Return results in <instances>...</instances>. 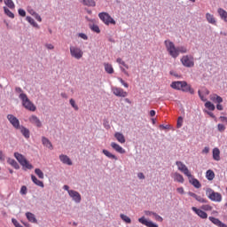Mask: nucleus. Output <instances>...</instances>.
I'll return each mask as SVG.
<instances>
[{"mask_svg": "<svg viewBox=\"0 0 227 227\" xmlns=\"http://www.w3.org/2000/svg\"><path fill=\"white\" fill-rule=\"evenodd\" d=\"M164 45L169 56H171V58H174V59H176V58L180 56V53L181 54L187 53V48H185V46L176 47L175 43L170 40H165Z\"/></svg>", "mask_w": 227, "mask_h": 227, "instance_id": "nucleus-1", "label": "nucleus"}, {"mask_svg": "<svg viewBox=\"0 0 227 227\" xmlns=\"http://www.w3.org/2000/svg\"><path fill=\"white\" fill-rule=\"evenodd\" d=\"M170 88L177 90V91H184V93L194 95V89L191 88V85L185 81L172 82Z\"/></svg>", "mask_w": 227, "mask_h": 227, "instance_id": "nucleus-2", "label": "nucleus"}, {"mask_svg": "<svg viewBox=\"0 0 227 227\" xmlns=\"http://www.w3.org/2000/svg\"><path fill=\"white\" fill-rule=\"evenodd\" d=\"M19 98H20L22 106L23 107H25V109H27V111L32 112L36 111V106H35V104L31 102V100L29 99V98H27V95L26 93L20 94Z\"/></svg>", "mask_w": 227, "mask_h": 227, "instance_id": "nucleus-3", "label": "nucleus"}, {"mask_svg": "<svg viewBox=\"0 0 227 227\" xmlns=\"http://www.w3.org/2000/svg\"><path fill=\"white\" fill-rule=\"evenodd\" d=\"M206 196L208 198V200L216 203H221V201H223V195L217 192H215L212 188L206 189Z\"/></svg>", "mask_w": 227, "mask_h": 227, "instance_id": "nucleus-4", "label": "nucleus"}, {"mask_svg": "<svg viewBox=\"0 0 227 227\" xmlns=\"http://www.w3.org/2000/svg\"><path fill=\"white\" fill-rule=\"evenodd\" d=\"M14 157L18 160V162L22 166L23 169H33V166L24 155L20 153H14Z\"/></svg>", "mask_w": 227, "mask_h": 227, "instance_id": "nucleus-5", "label": "nucleus"}, {"mask_svg": "<svg viewBox=\"0 0 227 227\" xmlns=\"http://www.w3.org/2000/svg\"><path fill=\"white\" fill-rule=\"evenodd\" d=\"M98 17L106 26H109L110 24H116V20H114V19H113V17H111L107 12H100Z\"/></svg>", "mask_w": 227, "mask_h": 227, "instance_id": "nucleus-6", "label": "nucleus"}, {"mask_svg": "<svg viewBox=\"0 0 227 227\" xmlns=\"http://www.w3.org/2000/svg\"><path fill=\"white\" fill-rule=\"evenodd\" d=\"M176 166H177L178 170L184 173V175H185V176H187L188 178H191L192 176V174H191V171H189V168H187V166H185V164H184V162L176 161Z\"/></svg>", "mask_w": 227, "mask_h": 227, "instance_id": "nucleus-7", "label": "nucleus"}, {"mask_svg": "<svg viewBox=\"0 0 227 227\" xmlns=\"http://www.w3.org/2000/svg\"><path fill=\"white\" fill-rule=\"evenodd\" d=\"M181 63L184 65V67H186V68H192V67H194V61L192 60V57L186 55L184 56L181 59Z\"/></svg>", "mask_w": 227, "mask_h": 227, "instance_id": "nucleus-8", "label": "nucleus"}, {"mask_svg": "<svg viewBox=\"0 0 227 227\" xmlns=\"http://www.w3.org/2000/svg\"><path fill=\"white\" fill-rule=\"evenodd\" d=\"M70 52H71V56L73 58H75V59H81V58H82L83 52H82V50L80 48L71 46Z\"/></svg>", "mask_w": 227, "mask_h": 227, "instance_id": "nucleus-9", "label": "nucleus"}, {"mask_svg": "<svg viewBox=\"0 0 227 227\" xmlns=\"http://www.w3.org/2000/svg\"><path fill=\"white\" fill-rule=\"evenodd\" d=\"M7 120L10 121L12 127H14V129L17 130L20 129V121H19V119H17V117H15L13 114H8Z\"/></svg>", "mask_w": 227, "mask_h": 227, "instance_id": "nucleus-10", "label": "nucleus"}, {"mask_svg": "<svg viewBox=\"0 0 227 227\" xmlns=\"http://www.w3.org/2000/svg\"><path fill=\"white\" fill-rule=\"evenodd\" d=\"M68 194L70 198H72L73 201H74V203H81L82 197L79 192L75 190H71V191H68Z\"/></svg>", "mask_w": 227, "mask_h": 227, "instance_id": "nucleus-11", "label": "nucleus"}, {"mask_svg": "<svg viewBox=\"0 0 227 227\" xmlns=\"http://www.w3.org/2000/svg\"><path fill=\"white\" fill-rule=\"evenodd\" d=\"M138 223H140L141 224H144V226H146V227H159V224L150 220H147L145 216L138 218Z\"/></svg>", "mask_w": 227, "mask_h": 227, "instance_id": "nucleus-12", "label": "nucleus"}, {"mask_svg": "<svg viewBox=\"0 0 227 227\" xmlns=\"http://www.w3.org/2000/svg\"><path fill=\"white\" fill-rule=\"evenodd\" d=\"M113 93L115 95V97H121L123 98L128 95L127 92L123 90V89L118 87H114L113 89Z\"/></svg>", "mask_w": 227, "mask_h": 227, "instance_id": "nucleus-13", "label": "nucleus"}, {"mask_svg": "<svg viewBox=\"0 0 227 227\" xmlns=\"http://www.w3.org/2000/svg\"><path fill=\"white\" fill-rule=\"evenodd\" d=\"M192 212H195V214H197V215H199V217H200L201 219H207L208 217V215L207 214V212L199 209L196 207H192Z\"/></svg>", "mask_w": 227, "mask_h": 227, "instance_id": "nucleus-14", "label": "nucleus"}, {"mask_svg": "<svg viewBox=\"0 0 227 227\" xmlns=\"http://www.w3.org/2000/svg\"><path fill=\"white\" fill-rule=\"evenodd\" d=\"M208 219L215 226H218V227H227L226 223L221 222V220H219L218 218H215L214 216H209Z\"/></svg>", "mask_w": 227, "mask_h": 227, "instance_id": "nucleus-15", "label": "nucleus"}, {"mask_svg": "<svg viewBox=\"0 0 227 227\" xmlns=\"http://www.w3.org/2000/svg\"><path fill=\"white\" fill-rule=\"evenodd\" d=\"M18 130H20V133L22 134V136L26 138V139H29L30 136H31V132L29 131V129L24 126H20V128L18 129Z\"/></svg>", "mask_w": 227, "mask_h": 227, "instance_id": "nucleus-16", "label": "nucleus"}, {"mask_svg": "<svg viewBox=\"0 0 227 227\" xmlns=\"http://www.w3.org/2000/svg\"><path fill=\"white\" fill-rule=\"evenodd\" d=\"M59 160L62 161L63 164H67V166H72V160L66 154H60L59 157Z\"/></svg>", "mask_w": 227, "mask_h": 227, "instance_id": "nucleus-17", "label": "nucleus"}, {"mask_svg": "<svg viewBox=\"0 0 227 227\" xmlns=\"http://www.w3.org/2000/svg\"><path fill=\"white\" fill-rule=\"evenodd\" d=\"M111 147L117 152V153H125V149L121 147L120 145L116 144L115 142L111 143Z\"/></svg>", "mask_w": 227, "mask_h": 227, "instance_id": "nucleus-18", "label": "nucleus"}, {"mask_svg": "<svg viewBox=\"0 0 227 227\" xmlns=\"http://www.w3.org/2000/svg\"><path fill=\"white\" fill-rule=\"evenodd\" d=\"M189 178V182L190 184H192V185H193V187H195V189H200L201 187V183H200V181L196 178H194L193 176H192Z\"/></svg>", "mask_w": 227, "mask_h": 227, "instance_id": "nucleus-19", "label": "nucleus"}, {"mask_svg": "<svg viewBox=\"0 0 227 227\" xmlns=\"http://www.w3.org/2000/svg\"><path fill=\"white\" fill-rule=\"evenodd\" d=\"M29 121H31L34 125H36L38 128L42 127V121L36 115H32L29 118Z\"/></svg>", "mask_w": 227, "mask_h": 227, "instance_id": "nucleus-20", "label": "nucleus"}, {"mask_svg": "<svg viewBox=\"0 0 227 227\" xmlns=\"http://www.w3.org/2000/svg\"><path fill=\"white\" fill-rule=\"evenodd\" d=\"M26 217L29 221V223H38V220H36V216H35V214L31 212H27Z\"/></svg>", "mask_w": 227, "mask_h": 227, "instance_id": "nucleus-21", "label": "nucleus"}, {"mask_svg": "<svg viewBox=\"0 0 227 227\" xmlns=\"http://www.w3.org/2000/svg\"><path fill=\"white\" fill-rule=\"evenodd\" d=\"M7 162L8 164H10V166L14 168V169H20V165H19L17 160H15L14 159L8 158Z\"/></svg>", "mask_w": 227, "mask_h": 227, "instance_id": "nucleus-22", "label": "nucleus"}, {"mask_svg": "<svg viewBox=\"0 0 227 227\" xmlns=\"http://www.w3.org/2000/svg\"><path fill=\"white\" fill-rule=\"evenodd\" d=\"M114 137H115V139H117V141L119 142V143H121V145H123L124 143H125V136H123V134L122 133H121V132H116L115 134H114Z\"/></svg>", "mask_w": 227, "mask_h": 227, "instance_id": "nucleus-23", "label": "nucleus"}, {"mask_svg": "<svg viewBox=\"0 0 227 227\" xmlns=\"http://www.w3.org/2000/svg\"><path fill=\"white\" fill-rule=\"evenodd\" d=\"M206 19L209 24H213V26H215L217 24V21L215 20V18L210 14L209 12L206 13Z\"/></svg>", "mask_w": 227, "mask_h": 227, "instance_id": "nucleus-24", "label": "nucleus"}, {"mask_svg": "<svg viewBox=\"0 0 227 227\" xmlns=\"http://www.w3.org/2000/svg\"><path fill=\"white\" fill-rule=\"evenodd\" d=\"M213 159L214 160H221V151L217 147L213 149Z\"/></svg>", "mask_w": 227, "mask_h": 227, "instance_id": "nucleus-25", "label": "nucleus"}, {"mask_svg": "<svg viewBox=\"0 0 227 227\" xmlns=\"http://www.w3.org/2000/svg\"><path fill=\"white\" fill-rule=\"evenodd\" d=\"M79 1L84 6H90V7L97 6V4L95 3V0H79Z\"/></svg>", "mask_w": 227, "mask_h": 227, "instance_id": "nucleus-26", "label": "nucleus"}, {"mask_svg": "<svg viewBox=\"0 0 227 227\" xmlns=\"http://www.w3.org/2000/svg\"><path fill=\"white\" fill-rule=\"evenodd\" d=\"M218 14L220 15V18L222 19V20H223L224 22H227V12L224 9L219 8Z\"/></svg>", "mask_w": 227, "mask_h": 227, "instance_id": "nucleus-27", "label": "nucleus"}, {"mask_svg": "<svg viewBox=\"0 0 227 227\" xmlns=\"http://www.w3.org/2000/svg\"><path fill=\"white\" fill-rule=\"evenodd\" d=\"M174 180L175 182H178L179 184H184V176H182V174H179L178 172H176L174 174Z\"/></svg>", "mask_w": 227, "mask_h": 227, "instance_id": "nucleus-28", "label": "nucleus"}, {"mask_svg": "<svg viewBox=\"0 0 227 227\" xmlns=\"http://www.w3.org/2000/svg\"><path fill=\"white\" fill-rule=\"evenodd\" d=\"M102 153H104V155H106V157H107L108 159H114V160H118V157H116V155L111 153L109 151L104 149L102 151Z\"/></svg>", "mask_w": 227, "mask_h": 227, "instance_id": "nucleus-29", "label": "nucleus"}, {"mask_svg": "<svg viewBox=\"0 0 227 227\" xmlns=\"http://www.w3.org/2000/svg\"><path fill=\"white\" fill-rule=\"evenodd\" d=\"M26 20H27L29 24H31V26H33L34 27L40 29V26L38 25V23H36V21H35L33 18H31V16H27Z\"/></svg>", "mask_w": 227, "mask_h": 227, "instance_id": "nucleus-30", "label": "nucleus"}, {"mask_svg": "<svg viewBox=\"0 0 227 227\" xmlns=\"http://www.w3.org/2000/svg\"><path fill=\"white\" fill-rule=\"evenodd\" d=\"M104 67L106 74H114V69L113 68V66L111 64L105 63Z\"/></svg>", "mask_w": 227, "mask_h": 227, "instance_id": "nucleus-31", "label": "nucleus"}, {"mask_svg": "<svg viewBox=\"0 0 227 227\" xmlns=\"http://www.w3.org/2000/svg\"><path fill=\"white\" fill-rule=\"evenodd\" d=\"M206 178L209 181H212L214 178H215V173H214L211 169L207 170L206 172Z\"/></svg>", "mask_w": 227, "mask_h": 227, "instance_id": "nucleus-32", "label": "nucleus"}, {"mask_svg": "<svg viewBox=\"0 0 227 227\" xmlns=\"http://www.w3.org/2000/svg\"><path fill=\"white\" fill-rule=\"evenodd\" d=\"M31 180L32 182H34L35 184V185H38V187H42L43 188L44 185H43V182L38 180V178H36L35 176H31Z\"/></svg>", "mask_w": 227, "mask_h": 227, "instance_id": "nucleus-33", "label": "nucleus"}, {"mask_svg": "<svg viewBox=\"0 0 227 227\" xmlns=\"http://www.w3.org/2000/svg\"><path fill=\"white\" fill-rule=\"evenodd\" d=\"M42 143H43V145H44V146H47V148H52V144L51 143L50 140H48L47 137H43Z\"/></svg>", "mask_w": 227, "mask_h": 227, "instance_id": "nucleus-34", "label": "nucleus"}, {"mask_svg": "<svg viewBox=\"0 0 227 227\" xmlns=\"http://www.w3.org/2000/svg\"><path fill=\"white\" fill-rule=\"evenodd\" d=\"M4 12L7 17H10V19H15V14L10 11L6 6L4 7Z\"/></svg>", "mask_w": 227, "mask_h": 227, "instance_id": "nucleus-35", "label": "nucleus"}, {"mask_svg": "<svg viewBox=\"0 0 227 227\" xmlns=\"http://www.w3.org/2000/svg\"><path fill=\"white\" fill-rule=\"evenodd\" d=\"M205 107H207V109H208L209 111H215V106L210 101H207L205 103Z\"/></svg>", "mask_w": 227, "mask_h": 227, "instance_id": "nucleus-36", "label": "nucleus"}, {"mask_svg": "<svg viewBox=\"0 0 227 227\" xmlns=\"http://www.w3.org/2000/svg\"><path fill=\"white\" fill-rule=\"evenodd\" d=\"M120 217L121 219H122V221H124V223H127L128 224H130V223H132V220L130 219V217L127 216V215L121 214Z\"/></svg>", "mask_w": 227, "mask_h": 227, "instance_id": "nucleus-37", "label": "nucleus"}, {"mask_svg": "<svg viewBox=\"0 0 227 227\" xmlns=\"http://www.w3.org/2000/svg\"><path fill=\"white\" fill-rule=\"evenodd\" d=\"M4 4H6L11 10H13V8H15V4L13 3V0H4Z\"/></svg>", "mask_w": 227, "mask_h": 227, "instance_id": "nucleus-38", "label": "nucleus"}, {"mask_svg": "<svg viewBox=\"0 0 227 227\" xmlns=\"http://www.w3.org/2000/svg\"><path fill=\"white\" fill-rule=\"evenodd\" d=\"M35 175H37V176H38L39 178H41L42 180H43V178H44L43 172L40 168H35Z\"/></svg>", "mask_w": 227, "mask_h": 227, "instance_id": "nucleus-39", "label": "nucleus"}, {"mask_svg": "<svg viewBox=\"0 0 227 227\" xmlns=\"http://www.w3.org/2000/svg\"><path fill=\"white\" fill-rule=\"evenodd\" d=\"M69 104L74 109V111H79V106L75 104V100H74V98L69 100Z\"/></svg>", "mask_w": 227, "mask_h": 227, "instance_id": "nucleus-40", "label": "nucleus"}, {"mask_svg": "<svg viewBox=\"0 0 227 227\" xmlns=\"http://www.w3.org/2000/svg\"><path fill=\"white\" fill-rule=\"evenodd\" d=\"M183 125H184V117L179 116L178 119H177L176 127H177V129H182Z\"/></svg>", "mask_w": 227, "mask_h": 227, "instance_id": "nucleus-41", "label": "nucleus"}, {"mask_svg": "<svg viewBox=\"0 0 227 227\" xmlns=\"http://www.w3.org/2000/svg\"><path fill=\"white\" fill-rule=\"evenodd\" d=\"M90 29L94 33H98V34L100 33V27H98V25H95V24L91 25Z\"/></svg>", "mask_w": 227, "mask_h": 227, "instance_id": "nucleus-42", "label": "nucleus"}, {"mask_svg": "<svg viewBox=\"0 0 227 227\" xmlns=\"http://www.w3.org/2000/svg\"><path fill=\"white\" fill-rule=\"evenodd\" d=\"M200 208L201 210H205L206 212H210V210H212V206L208 204H205V205H202Z\"/></svg>", "mask_w": 227, "mask_h": 227, "instance_id": "nucleus-43", "label": "nucleus"}, {"mask_svg": "<svg viewBox=\"0 0 227 227\" xmlns=\"http://www.w3.org/2000/svg\"><path fill=\"white\" fill-rule=\"evenodd\" d=\"M196 201H199V203H208V200L206 199H203L201 196L195 197Z\"/></svg>", "mask_w": 227, "mask_h": 227, "instance_id": "nucleus-44", "label": "nucleus"}, {"mask_svg": "<svg viewBox=\"0 0 227 227\" xmlns=\"http://www.w3.org/2000/svg\"><path fill=\"white\" fill-rule=\"evenodd\" d=\"M20 193L22 196H26V194H27V187L26 185L21 186Z\"/></svg>", "mask_w": 227, "mask_h": 227, "instance_id": "nucleus-45", "label": "nucleus"}, {"mask_svg": "<svg viewBox=\"0 0 227 227\" xmlns=\"http://www.w3.org/2000/svg\"><path fill=\"white\" fill-rule=\"evenodd\" d=\"M217 130H218V132L223 133V132H224V130H226V126H224V124L219 123L217 125Z\"/></svg>", "mask_w": 227, "mask_h": 227, "instance_id": "nucleus-46", "label": "nucleus"}, {"mask_svg": "<svg viewBox=\"0 0 227 227\" xmlns=\"http://www.w3.org/2000/svg\"><path fill=\"white\" fill-rule=\"evenodd\" d=\"M153 217L156 219V221H159L160 223H162L164 219H162V216L159 215L157 213H153Z\"/></svg>", "mask_w": 227, "mask_h": 227, "instance_id": "nucleus-47", "label": "nucleus"}, {"mask_svg": "<svg viewBox=\"0 0 227 227\" xmlns=\"http://www.w3.org/2000/svg\"><path fill=\"white\" fill-rule=\"evenodd\" d=\"M18 13L20 17H26V11L24 9H19Z\"/></svg>", "mask_w": 227, "mask_h": 227, "instance_id": "nucleus-48", "label": "nucleus"}, {"mask_svg": "<svg viewBox=\"0 0 227 227\" xmlns=\"http://www.w3.org/2000/svg\"><path fill=\"white\" fill-rule=\"evenodd\" d=\"M33 15L35 16V19H36L38 22H42V17L38 13L33 12Z\"/></svg>", "mask_w": 227, "mask_h": 227, "instance_id": "nucleus-49", "label": "nucleus"}, {"mask_svg": "<svg viewBox=\"0 0 227 227\" xmlns=\"http://www.w3.org/2000/svg\"><path fill=\"white\" fill-rule=\"evenodd\" d=\"M215 104H223V98H221V96H216Z\"/></svg>", "mask_w": 227, "mask_h": 227, "instance_id": "nucleus-50", "label": "nucleus"}, {"mask_svg": "<svg viewBox=\"0 0 227 227\" xmlns=\"http://www.w3.org/2000/svg\"><path fill=\"white\" fill-rule=\"evenodd\" d=\"M118 81L121 82V84H122V86H124V88H129V83L125 82L123 79L118 78Z\"/></svg>", "mask_w": 227, "mask_h": 227, "instance_id": "nucleus-51", "label": "nucleus"}, {"mask_svg": "<svg viewBox=\"0 0 227 227\" xmlns=\"http://www.w3.org/2000/svg\"><path fill=\"white\" fill-rule=\"evenodd\" d=\"M5 160H6V156L4 155L3 151H0V160H1V162H4Z\"/></svg>", "mask_w": 227, "mask_h": 227, "instance_id": "nucleus-52", "label": "nucleus"}, {"mask_svg": "<svg viewBox=\"0 0 227 227\" xmlns=\"http://www.w3.org/2000/svg\"><path fill=\"white\" fill-rule=\"evenodd\" d=\"M78 36L80 38H82V40H88V35H86V34H84V33L78 34Z\"/></svg>", "mask_w": 227, "mask_h": 227, "instance_id": "nucleus-53", "label": "nucleus"}, {"mask_svg": "<svg viewBox=\"0 0 227 227\" xmlns=\"http://www.w3.org/2000/svg\"><path fill=\"white\" fill-rule=\"evenodd\" d=\"M15 93H20V95H22V93H24V90H22V88L20 87H16Z\"/></svg>", "mask_w": 227, "mask_h": 227, "instance_id": "nucleus-54", "label": "nucleus"}, {"mask_svg": "<svg viewBox=\"0 0 227 227\" xmlns=\"http://www.w3.org/2000/svg\"><path fill=\"white\" fill-rule=\"evenodd\" d=\"M209 98L212 102H215V98H217V94H212L209 96Z\"/></svg>", "mask_w": 227, "mask_h": 227, "instance_id": "nucleus-55", "label": "nucleus"}, {"mask_svg": "<svg viewBox=\"0 0 227 227\" xmlns=\"http://www.w3.org/2000/svg\"><path fill=\"white\" fill-rule=\"evenodd\" d=\"M170 75H174V77H176L177 79H180V75L178 73L175 72V71H170L169 72Z\"/></svg>", "mask_w": 227, "mask_h": 227, "instance_id": "nucleus-56", "label": "nucleus"}, {"mask_svg": "<svg viewBox=\"0 0 227 227\" xmlns=\"http://www.w3.org/2000/svg\"><path fill=\"white\" fill-rule=\"evenodd\" d=\"M116 61L119 63V65H122V67L125 66V61H123L121 58H118Z\"/></svg>", "mask_w": 227, "mask_h": 227, "instance_id": "nucleus-57", "label": "nucleus"}, {"mask_svg": "<svg viewBox=\"0 0 227 227\" xmlns=\"http://www.w3.org/2000/svg\"><path fill=\"white\" fill-rule=\"evenodd\" d=\"M219 120L223 123H227V117L225 116H220Z\"/></svg>", "mask_w": 227, "mask_h": 227, "instance_id": "nucleus-58", "label": "nucleus"}, {"mask_svg": "<svg viewBox=\"0 0 227 227\" xmlns=\"http://www.w3.org/2000/svg\"><path fill=\"white\" fill-rule=\"evenodd\" d=\"M45 47L49 49V51H52V49H54V45H52L51 43H47Z\"/></svg>", "mask_w": 227, "mask_h": 227, "instance_id": "nucleus-59", "label": "nucleus"}, {"mask_svg": "<svg viewBox=\"0 0 227 227\" xmlns=\"http://www.w3.org/2000/svg\"><path fill=\"white\" fill-rule=\"evenodd\" d=\"M188 196H191L192 198H194L196 200L198 195L196 193L192 192H189Z\"/></svg>", "mask_w": 227, "mask_h": 227, "instance_id": "nucleus-60", "label": "nucleus"}, {"mask_svg": "<svg viewBox=\"0 0 227 227\" xmlns=\"http://www.w3.org/2000/svg\"><path fill=\"white\" fill-rule=\"evenodd\" d=\"M216 109H217L218 111H223V109H224V108L223 107V105H221V103H218V104L216 105Z\"/></svg>", "mask_w": 227, "mask_h": 227, "instance_id": "nucleus-61", "label": "nucleus"}, {"mask_svg": "<svg viewBox=\"0 0 227 227\" xmlns=\"http://www.w3.org/2000/svg\"><path fill=\"white\" fill-rule=\"evenodd\" d=\"M177 192H179V194H184V187H179L176 189Z\"/></svg>", "mask_w": 227, "mask_h": 227, "instance_id": "nucleus-62", "label": "nucleus"}, {"mask_svg": "<svg viewBox=\"0 0 227 227\" xmlns=\"http://www.w3.org/2000/svg\"><path fill=\"white\" fill-rule=\"evenodd\" d=\"M137 176H138V178L140 179V180H145V174H143V173H138L137 174Z\"/></svg>", "mask_w": 227, "mask_h": 227, "instance_id": "nucleus-63", "label": "nucleus"}, {"mask_svg": "<svg viewBox=\"0 0 227 227\" xmlns=\"http://www.w3.org/2000/svg\"><path fill=\"white\" fill-rule=\"evenodd\" d=\"M208 152H210V148L207 146L202 150V153H208Z\"/></svg>", "mask_w": 227, "mask_h": 227, "instance_id": "nucleus-64", "label": "nucleus"}]
</instances>
